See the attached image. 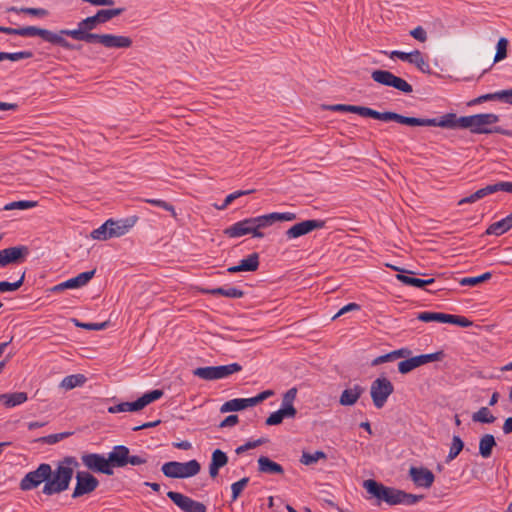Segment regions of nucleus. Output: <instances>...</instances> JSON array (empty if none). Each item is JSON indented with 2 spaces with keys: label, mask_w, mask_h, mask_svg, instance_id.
Segmentation results:
<instances>
[{
  "label": "nucleus",
  "mask_w": 512,
  "mask_h": 512,
  "mask_svg": "<svg viewBox=\"0 0 512 512\" xmlns=\"http://www.w3.org/2000/svg\"><path fill=\"white\" fill-rule=\"evenodd\" d=\"M242 366L238 363H231L220 366L198 367L193 370V375L206 381L219 380L227 378L230 375L240 372Z\"/></svg>",
  "instance_id": "7"
},
{
  "label": "nucleus",
  "mask_w": 512,
  "mask_h": 512,
  "mask_svg": "<svg viewBox=\"0 0 512 512\" xmlns=\"http://www.w3.org/2000/svg\"><path fill=\"white\" fill-rule=\"evenodd\" d=\"M491 277V272H486L480 276L462 278L459 283L462 286H476L484 281L489 280Z\"/></svg>",
  "instance_id": "47"
},
{
  "label": "nucleus",
  "mask_w": 512,
  "mask_h": 512,
  "mask_svg": "<svg viewBox=\"0 0 512 512\" xmlns=\"http://www.w3.org/2000/svg\"><path fill=\"white\" fill-rule=\"evenodd\" d=\"M0 32L9 35H19L23 37L39 36L44 41L49 42L53 45H59L67 50L74 49V46L71 43H69L64 37H61L60 35H57L55 32H52L50 30L38 28L35 26H27L22 28H10L0 26Z\"/></svg>",
  "instance_id": "5"
},
{
  "label": "nucleus",
  "mask_w": 512,
  "mask_h": 512,
  "mask_svg": "<svg viewBox=\"0 0 512 512\" xmlns=\"http://www.w3.org/2000/svg\"><path fill=\"white\" fill-rule=\"evenodd\" d=\"M411 353L412 352H411L410 349H408V348H401V349L392 351L391 355H392L393 360H395V359H398V358L409 357L411 355Z\"/></svg>",
  "instance_id": "62"
},
{
  "label": "nucleus",
  "mask_w": 512,
  "mask_h": 512,
  "mask_svg": "<svg viewBox=\"0 0 512 512\" xmlns=\"http://www.w3.org/2000/svg\"><path fill=\"white\" fill-rule=\"evenodd\" d=\"M85 382V377L82 374H76V375H69L66 376L62 382L61 387L71 390L77 386L82 385Z\"/></svg>",
  "instance_id": "37"
},
{
  "label": "nucleus",
  "mask_w": 512,
  "mask_h": 512,
  "mask_svg": "<svg viewBox=\"0 0 512 512\" xmlns=\"http://www.w3.org/2000/svg\"><path fill=\"white\" fill-rule=\"evenodd\" d=\"M400 496H401L400 504L408 505V506L414 505L423 499V495H415V494L407 493L403 490H401Z\"/></svg>",
  "instance_id": "55"
},
{
  "label": "nucleus",
  "mask_w": 512,
  "mask_h": 512,
  "mask_svg": "<svg viewBox=\"0 0 512 512\" xmlns=\"http://www.w3.org/2000/svg\"><path fill=\"white\" fill-rule=\"evenodd\" d=\"M109 233L114 237H121L125 235L136 223V218H126L121 220L108 219Z\"/></svg>",
  "instance_id": "21"
},
{
  "label": "nucleus",
  "mask_w": 512,
  "mask_h": 512,
  "mask_svg": "<svg viewBox=\"0 0 512 512\" xmlns=\"http://www.w3.org/2000/svg\"><path fill=\"white\" fill-rule=\"evenodd\" d=\"M327 110L335 112H350L358 114L362 117H370L381 121H395L403 125H411V117L403 116L396 112L386 111L379 112L372 108L365 106L347 105V104H334L325 107Z\"/></svg>",
  "instance_id": "4"
},
{
  "label": "nucleus",
  "mask_w": 512,
  "mask_h": 512,
  "mask_svg": "<svg viewBox=\"0 0 512 512\" xmlns=\"http://www.w3.org/2000/svg\"><path fill=\"white\" fill-rule=\"evenodd\" d=\"M37 205V202L35 201H28V200H21V201H14L6 204L3 207V210L10 211L14 209H20V210H26L33 208Z\"/></svg>",
  "instance_id": "48"
},
{
  "label": "nucleus",
  "mask_w": 512,
  "mask_h": 512,
  "mask_svg": "<svg viewBox=\"0 0 512 512\" xmlns=\"http://www.w3.org/2000/svg\"><path fill=\"white\" fill-rule=\"evenodd\" d=\"M409 476L416 486L424 488H430L435 480L434 474L425 467H410Z\"/></svg>",
  "instance_id": "20"
},
{
  "label": "nucleus",
  "mask_w": 512,
  "mask_h": 512,
  "mask_svg": "<svg viewBox=\"0 0 512 512\" xmlns=\"http://www.w3.org/2000/svg\"><path fill=\"white\" fill-rule=\"evenodd\" d=\"M419 367L416 357H410L408 359H405L398 363V371L401 374H407L414 370L415 368Z\"/></svg>",
  "instance_id": "50"
},
{
  "label": "nucleus",
  "mask_w": 512,
  "mask_h": 512,
  "mask_svg": "<svg viewBox=\"0 0 512 512\" xmlns=\"http://www.w3.org/2000/svg\"><path fill=\"white\" fill-rule=\"evenodd\" d=\"M124 8L101 9L95 15L87 17L78 23L80 28L96 29L99 24L106 23L124 12Z\"/></svg>",
  "instance_id": "12"
},
{
  "label": "nucleus",
  "mask_w": 512,
  "mask_h": 512,
  "mask_svg": "<svg viewBox=\"0 0 512 512\" xmlns=\"http://www.w3.org/2000/svg\"><path fill=\"white\" fill-rule=\"evenodd\" d=\"M75 324V326L86 329V330H103L108 327L109 322H101V323H82L79 322L77 319L72 320Z\"/></svg>",
  "instance_id": "56"
},
{
  "label": "nucleus",
  "mask_w": 512,
  "mask_h": 512,
  "mask_svg": "<svg viewBox=\"0 0 512 512\" xmlns=\"http://www.w3.org/2000/svg\"><path fill=\"white\" fill-rule=\"evenodd\" d=\"M99 485V481L89 472H77L76 486L72 497L78 498L93 492Z\"/></svg>",
  "instance_id": "16"
},
{
  "label": "nucleus",
  "mask_w": 512,
  "mask_h": 512,
  "mask_svg": "<svg viewBox=\"0 0 512 512\" xmlns=\"http://www.w3.org/2000/svg\"><path fill=\"white\" fill-rule=\"evenodd\" d=\"M211 295H221L227 298H242L244 296V292L236 287H218L213 289H208L205 291Z\"/></svg>",
  "instance_id": "32"
},
{
  "label": "nucleus",
  "mask_w": 512,
  "mask_h": 512,
  "mask_svg": "<svg viewBox=\"0 0 512 512\" xmlns=\"http://www.w3.org/2000/svg\"><path fill=\"white\" fill-rule=\"evenodd\" d=\"M327 455L323 451H315L314 453L303 452L300 462L304 465H312L320 459H326Z\"/></svg>",
  "instance_id": "42"
},
{
  "label": "nucleus",
  "mask_w": 512,
  "mask_h": 512,
  "mask_svg": "<svg viewBox=\"0 0 512 512\" xmlns=\"http://www.w3.org/2000/svg\"><path fill=\"white\" fill-rule=\"evenodd\" d=\"M410 35L420 42H425L427 40V32L422 26H417L411 30Z\"/></svg>",
  "instance_id": "60"
},
{
  "label": "nucleus",
  "mask_w": 512,
  "mask_h": 512,
  "mask_svg": "<svg viewBox=\"0 0 512 512\" xmlns=\"http://www.w3.org/2000/svg\"><path fill=\"white\" fill-rule=\"evenodd\" d=\"M500 101L512 104V89L498 91Z\"/></svg>",
  "instance_id": "64"
},
{
  "label": "nucleus",
  "mask_w": 512,
  "mask_h": 512,
  "mask_svg": "<svg viewBox=\"0 0 512 512\" xmlns=\"http://www.w3.org/2000/svg\"><path fill=\"white\" fill-rule=\"evenodd\" d=\"M498 191L512 193V182L503 181V182H498L495 184L487 185L486 187L477 190L473 194H474V198H476V200L478 201V200L486 197L487 195L493 194Z\"/></svg>",
  "instance_id": "24"
},
{
  "label": "nucleus",
  "mask_w": 512,
  "mask_h": 512,
  "mask_svg": "<svg viewBox=\"0 0 512 512\" xmlns=\"http://www.w3.org/2000/svg\"><path fill=\"white\" fill-rule=\"evenodd\" d=\"M93 29H86V28H80L78 26L77 29H63L60 30L59 33H56L57 35L63 36H69L73 38L74 40L78 41H84L86 43H99L103 45L104 40V34H96L92 33Z\"/></svg>",
  "instance_id": "17"
},
{
  "label": "nucleus",
  "mask_w": 512,
  "mask_h": 512,
  "mask_svg": "<svg viewBox=\"0 0 512 512\" xmlns=\"http://www.w3.org/2000/svg\"><path fill=\"white\" fill-rule=\"evenodd\" d=\"M129 449L124 445H117L109 453L108 462L110 468L113 470L114 467H124L127 465Z\"/></svg>",
  "instance_id": "22"
},
{
  "label": "nucleus",
  "mask_w": 512,
  "mask_h": 512,
  "mask_svg": "<svg viewBox=\"0 0 512 512\" xmlns=\"http://www.w3.org/2000/svg\"><path fill=\"white\" fill-rule=\"evenodd\" d=\"M71 433L70 432H63V433H58V434H51V435H48V436H45L43 437L41 440L44 442V443H47V444H56L57 442H59L60 440H63L64 438L70 436Z\"/></svg>",
  "instance_id": "58"
},
{
  "label": "nucleus",
  "mask_w": 512,
  "mask_h": 512,
  "mask_svg": "<svg viewBox=\"0 0 512 512\" xmlns=\"http://www.w3.org/2000/svg\"><path fill=\"white\" fill-rule=\"evenodd\" d=\"M33 57V53L31 51H20L14 53L0 52V61L10 60V61H19L22 59H29Z\"/></svg>",
  "instance_id": "43"
},
{
  "label": "nucleus",
  "mask_w": 512,
  "mask_h": 512,
  "mask_svg": "<svg viewBox=\"0 0 512 512\" xmlns=\"http://www.w3.org/2000/svg\"><path fill=\"white\" fill-rule=\"evenodd\" d=\"M396 279L407 286H413L417 288H423L427 285H432L435 282L434 278L420 279L412 276H408L402 273L396 275Z\"/></svg>",
  "instance_id": "30"
},
{
  "label": "nucleus",
  "mask_w": 512,
  "mask_h": 512,
  "mask_svg": "<svg viewBox=\"0 0 512 512\" xmlns=\"http://www.w3.org/2000/svg\"><path fill=\"white\" fill-rule=\"evenodd\" d=\"M360 309V305L356 304V303H349L347 305H345L344 307H342L338 313L333 317V319L349 312V311H356V310H359Z\"/></svg>",
  "instance_id": "61"
},
{
  "label": "nucleus",
  "mask_w": 512,
  "mask_h": 512,
  "mask_svg": "<svg viewBox=\"0 0 512 512\" xmlns=\"http://www.w3.org/2000/svg\"><path fill=\"white\" fill-rule=\"evenodd\" d=\"M24 14H29L32 16L37 17H45L48 15V11L44 8H28V7H22L19 9Z\"/></svg>",
  "instance_id": "59"
},
{
  "label": "nucleus",
  "mask_w": 512,
  "mask_h": 512,
  "mask_svg": "<svg viewBox=\"0 0 512 512\" xmlns=\"http://www.w3.org/2000/svg\"><path fill=\"white\" fill-rule=\"evenodd\" d=\"M324 226L325 222L323 220H305L290 227L285 232V235L287 239H294L306 235L315 229H322Z\"/></svg>",
  "instance_id": "18"
},
{
  "label": "nucleus",
  "mask_w": 512,
  "mask_h": 512,
  "mask_svg": "<svg viewBox=\"0 0 512 512\" xmlns=\"http://www.w3.org/2000/svg\"><path fill=\"white\" fill-rule=\"evenodd\" d=\"M285 417H293V410L281 408L278 411L271 413L265 423L268 426L279 425Z\"/></svg>",
  "instance_id": "34"
},
{
  "label": "nucleus",
  "mask_w": 512,
  "mask_h": 512,
  "mask_svg": "<svg viewBox=\"0 0 512 512\" xmlns=\"http://www.w3.org/2000/svg\"><path fill=\"white\" fill-rule=\"evenodd\" d=\"M258 471L266 474H283V467L266 456L258 458Z\"/></svg>",
  "instance_id": "28"
},
{
  "label": "nucleus",
  "mask_w": 512,
  "mask_h": 512,
  "mask_svg": "<svg viewBox=\"0 0 512 512\" xmlns=\"http://www.w3.org/2000/svg\"><path fill=\"white\" fill-rule=\"evenodd\" d=\"M238 421H239V418L237 415H229L220 423V427L221 428L232 427V426L236 425L238 423Z\"/></svg>",
  "instance_id": "63"
},
{
  "label": "nucleus",
  "mask_w": 512,
  "mask_h": 512,
  "mask_svg": "<svg viewBox=\"0 0 512 512\" xmlns=\"http://www.w3.org/2000/svg\"><path fill=\"white\" fill-rule=\"evenodd\" d=\"M446 323L455 324V325H458L461 327H468L471 325V321L468 320L466 317L456 316V315H451V314H447Z\"/></svg>",
  "instance_id": "57"
},
{
  "label": "nucleus",
  "mask_w": 512,
  "mask_h": 512,
  "mask_svg": "<svg viewBox=\"0 0 512 512\" xmlns=\"http://www.w3.org/2000/svg\"><path fill=\"white\" fill-rule=\"evenodd\" d=\"M167 496L182 512H206V506L192 498L180 493L169 491Z\"/></svg>",
  "instance_id": "14"
},
{
  "label": "nucleus",
  "mask_w": 512,
  "mask_h": 512,
  "mask_svg": "<svg viewBox=\"0 0 512 512\" xmlns=\"http://www.w3.org/2000/svg\"><path fill=\"white\" fill-rule=\"evenodd\" d=\"M372 79L382 85L393 87L404 93H411L412 86L404 79L395 76L387 70H374L371 74Z\"/></svg>",
  "instance_id": "11"
},
{
  "label": "nucleus",
  "mask_w": 512,
  "mask_h": 512,
  "mask_svg": "<svg viewBox=\"0 0 512 512\" xmlns=\"http://www.w3.org/2000/svg\"><path fill=\"white\" fill-rule=\"evenodd\" d=\"M96 270L86 271L78 274L76 277H73L70 280L71 288H80L85 286L94 276Z\"/></svg>",
  "instance_id": "35"
},
{
  "label": "nucleus",
  "mask_w": 512,
  "mask_h": 512,
  "mask_svg": "<svg viewBox=\"0 0 512 512\" xmlns=\"http://www.w3.org/2000/svg\"><path fill=\"white\" fill-rule=\"evenodd\" d=\"M71 465L77 466L78 463L74 457H66L55 470L51 469V476L48 477L42 489L44 495L52 496L68 489L73 477Z\"/></svg>",
  "instance_id": "3"
},
{
  "label": "nucleus",
  "mask_w": 512,
  "mask_h": 512,
  "mask_svg": "<svg viewBox=\"0 0 512 512\" xmlns=\"http://www.w3.org/2000/svg\"><path fill=\"white\" fill-rule=\"evenodd\" d=\"M249 481H250V479L248 477H244L231 485V491H232L231 501L232 502L236 501L239 498V496L241 495L243 490L248 485Z\"/></svg>",
  "instance_id": "46"
},
{
  "label": "nucleus",
  "mask_w": 512,
  "mask_h": 512,
  "mask_svg": "<svg viewBox=\"0 0 512 512\" xmlns=\"http://www.w3.org/2000/svg\"><path fill=\"white\" fill-rule=\"evenodd\" d=\"M295 219V213L273 212L258 217L246 218L244 220L236 222L230 227L226 228L224 230V234L230 238H237L247 234H252V236L256 238H263L264 233L260 231L261 228L268 227L277 221H293Z\"/></svg>",
  "instance_id": "2"
},
{
  "label": "nucleus",
  "mask_w": 512,
  "mask_h": 512,
  "mask_svg": "<svg viewBox=\"0 0 512 512\" xmlns=\"http://www.w3.org/2000/svg\"><path fill=\"white\" fill-rule=\"evenodd\" d=\"M213 465L222 468L228 463V456L220 449H216L212 453L211 462Z\"/></svg>",
  "instance_id": "52"
},
{
  "label": "nucleus",
  "mask_w": 512,
  "mask_h": 512,
  "mask_svg": "<svg viewBox=\"0 0 512 512\" xmlns=\"http://www.w3.org/2000/svg\"><path fill=\"white\" fill-rule=\"evenodd\" d=\"M51 476V466L48 463H41L37 469L28 472L20 481L19 487L22 491H30L46 483Z\"/></svg>",
  "instance_id": "8"
},
{
  "label": "nucleus",
  "mask_w": 512,
  "mask_h": 512,
  "mask_svg": "<svg viewBox=\"0 0 512 512\" xmlns=\"http://www.w3.org/2000/svg\"><path fill=\"white\" fill-rule=\"evenodd\" d=\"M83 465L93 472L113 475L114 471L110 468L108 458L97 453H86L81 456Z\"/></svg>",
  "instance_id": "13"
},
{
  "label": "nucleus",
  "mask_w": 512,
  "mask_h": 512,
  "mask_svg": "<svg viewBox=\"0 0 512 512\" xmlns=\"http://www.w3.org/2000/svg\"><path fill=\"white\" fill-rule=\"evenodd\" d=\"M29 249L26 246H15L0 250V267L11 263H18L28 255Z\"/></svg>",
  "instance_id": "19"
},
{
  "label": "nucleus",
  "mask_w": 512,
  "mask_h": 512,
  "mask_svg": "<svg viewBox=\"0 0 512 512\" xmlns=\"http://www.w3.org/2000/svg\"><path fill=\"white\" fill-rule=\"evenodd\" d=\"M415 357H416L418 366L420 367V366L430 363V362L440 361L443 357V352L439 351V352L430 353V354H422V355H418Z\"/></svg>",
  "instance_id": "49"
},
{
  "label": "nucleus",
  "mask_w": 512,
  "mask_h": 512,
  "mask_svg": "<svg viewBox=\"0 0 512 512\" xmlns=\"http://www.w3.org/2000/svg\"><path fill=\"white\" fill-rule=\"evenodd\" d=\"M464 447V443L461 440V438L457 435H454L452 438V443L450 446L449 454L447 456L446 462H449L453 459H455L459 453L462 451Z\"/></svg>",
  "instance_id": "41"
},
{
  "label": "nucleus",
  "mask_w": 512,
  "mask_h": 512,
  "mask_svg": "<svg viewBox=\"0 0 512 512\" xmlns=\"http://www.w3.org/2000/svg\"><path fill=\"white\" fill-rule=\"evenodd\" d=\"M508 40L504 37L500 38L497 43V50L494 58V62H498L506 58L507 56Z\"/></svg>",
  "instance_id": "54"
},
{
  "label": "nucleus",
  "mask_w": 512,
  "mask_h": 512,
  "mask_svg": "<svg viewBox=\"0 0 512 512\" xmlns=\"http://www.w3.org/2000/svg\"><path fill=\"white\" fill-rule=\"evenodd\" d=\"M297 395V388H290L284 395L282 399V409H291L293 410V417L296 415L297 411L293 406V402Z\"/></svg>",
  "instance_id": "40"
},
{
  "label": "nucleus",
  "mask_w": 512,
  "mask_h": 512,
  "mask_svg": "<svg viewBox=\"0 0 512 512\" xmlns=\"http://www.w3.org/2000/svg\"><path fill=\"white\" fill-rule=\"evenodd\" d=\"M363 392L364 388L359 384L346 388L340 395L339 403L342 406H352L358 401Z\"/></svg>",
  "instance_id": "25"
},
{
  "label": "nucleus",
  "mask_w": 512,
  "mask_h": 512,
  "mask_svg": "<svg viewBox=\"0 0 512 512\" xmlns=\"http://www.w3.org/2000/svg\"><path fill=\"white\" fill-rule=\"evenodd\" d=\"M28 399V395L26 392H14V393H5L0 394V401L7 408H12L17 405L23 404Z\"/></svg>",
  "instance_id": "29"
},
{
  "label": "nucleus",
  "mask_w": 512,
  "mask_h": 512,
  "mask_svg": "<svg viewBox=\"0 0 512 512\" xmlns=\"http://www.w3.org/2000/svg\"><path fill=\"white\" fill-rule=\"evenodd\" d=\"M160 398V389H155L148 393H145L143 396L138 398L134 402H123L114 406L108 407V412L111 414L121 413V412H134L143 409L145 406L150 404L151 402L158 400Z\"/></svg>",
  "instance_id": "9"
},
{
  "label": "nucleus",
  "mask_w": 512,
  "mask_h": 512,
  "mask_svg": "<svg viewBox=\"0 0 512 512\" xmlns=\"http://www.w3.org/2000/svg\"><path fill=\"white\" fill-rule=\"evenodd\" d=\"M259 267V255L257 253L250 254L244 258L236 266H231L227 269L229 273H237L242 271L254 272Z\"/></svg>",
  "instance_id": "23"
},
{
  "label": "nucleus",
  "mask_w": 512,
  "mask_h": 512,
  "mask_svg": "<svg viewBox=\"0 0 512 512\" xmlns=\"http://www.w3.org/2000/svg\"><path fill=\"white\" fill-rule=\"evenodd\" d=\"M201 470L200 463L193 459L188 462L170 461L162 465V473L168 478H190Z\"/></svg>",
  "instance_id": "6"
},
{
  "label": "nucleus",
  "mask_w": 512,
  "mask_h": 512,
  "mask_svg": "<svg viewBox=\"0 0 512 512\" xmlns=\"http://www.w3.org/2000/svg\"><path fill=\"white\" fill-rule=\"evenodd\" d=\"M394 392V386L391 381L385 377L375 379L370 387V394L373 404L381 409L387 402L389 396Z\"/></svg>",
  "instance_id": "10"
},
{
  "label": "nucleus",
  "mask_w": 512,
  "mask_h": 512,
  "mask_svg": "<svg viewBox=\"0 0 512 512\" xmlns=\"http://www.w3.org/2000/svg\"><path fill=\"white\" fill-rule=\"evenodd\" d=\"M389 57L392 59L396 57L402 61H406L410 64H413L417 67V69H419L423 73H431L429 62L425 59V57L419 50H414L409 53L395 50L389 54Z\"/></svg>",
  "instance_id": "15"
},
{
  "label": "nucleus",
  "mask_w": 512,
  "mask_h": 512,
  "mask_svg": "<svg viewBox=\"0 0 512 512\" xmlns=\"http://www.w3.org/2000/svg\"><path fill=\"white\" fill-rule=\"evenodd\" d=\"M472 420L480 423H493L496 418L491 414L487 407H481L472 415Z\"/></svg>",
  "instance_id": "38"
},
{
  "label": "nucleus",
  "mask_w": 512,
  "mask_h": 512,
  "mask_svg": "<svg viewBox=\"0 0 512 512\" xmlns=\"http://www.w3.org/2000/svg\"><path fill=\"white\" fill-rule=\"evenodd\" d=\"M364 487L368 493H370L379 500L383 499V494H385V491L387 489L386 486L372 479L364 481Z\"/></svg>",
  "instance_id": "33"
},
{
  "label": "nucleus",
  "mask_w": 512,
  "mask_h": 512,
  "mask_svg": "<svg viewBox=\"0 0 512 512\" xmlns=\"http://www.w3.org/2000/svg\"><path fill=\"white\" fill-rule=\"evenodd\" d=\"M495 446V437L492 434H484L479 440V454L483 458H489Z\"/></svg>",
  "instance_id": "31"
},
{
  "label": "nucleus",
  "mask_w": 512,
  "mask_h": 512,
  "mask_svg": "<svg viewBox=\"0 0 512 512\" xmlns=\"http://www.w3.org/2000/svg\"><path fill=\"white\" fill-rule=\"evenodd\" d=\"M25 279V272L22 273L20 279L16 282H7V281H1L0 282V292H11L18 290L24 282Z\"/></svg>",
  "instance_id": "51"
},
{
  "label": "nucleus",
  "mask_w": 512,
  "mask_h": 512,
  "mask_svg": "<svg viewBox=\"0 0 512 512\" xmlns=\"http://www.w3.org/2000/svg\"><path fill=\"white\" fill-rule=\"evenodd\" d=\"M109 233L111 232L109 231L108 221H105L100 227L94 229L90 236L94 240L105 241L112 238V235Z\"/></svg>",
  "instance_id": "39"
},
{
  "label": "nucleus",
  "mask_w": 512,
  "mask_h": 512,
  "mask_svg": "<svg viewBox=\"0 0 512 512\" xmlns=\"http://www.w3.org/2000/svg\"><path fill=\"white\" fill-rule=\"evenodd\" d=\"M245 409V405L243 403L242 398H235L231 399L227 402H225L221 408L220 411L222 413L230 412V411H240Z\"/></svg>",
  "instance_id": "45"
},
{
  "label": "nucleus",
  "mask_w": 512,
  "mask_h": 512,
  "mask_svg": "<svg viewBox=\"0 0 512 512\" xmlns=\"http://www.w3.org/2000/svg\"><path fill=\"white\" fill-rule=\"evenodd\" d=\"M401 490L387 487L385 494H383V501H385L389 505H398L400 504V496Z\"/></svg>",
  "instance_id": "44"
},
{
  "label": "nucleus",
  "mask_w": 512,
  "mask_h": 512,
  "mask_svg": "<svg viewBox=\"0 0 512 512\" xmlns=\"http://www.w3.org/2000/svg\"><path fill=\"white\" fill-rule=\"evenodd\" d=\"M132 39L128 36L104 34L103 46L105 48H129Z\"/></svg>",
  "instance_id": "27"
},
{
  "label": "nucleus",
  "mask_w": 512,
  "mask_h": 512,
  "mask_svg": "<svg viewBox=\"0 0 512 512\" xmlns=\"http://www.w3.org/2000/svg\"><path fill=\"white\" fill-rule=\"evenodd\" d=\"M417 319L422 322H441L446 323L447 314L439 312H421L418 314Z\"/></svg>",
  "instance_id": "36"
},
{
  "label": "nucleus",
  "mask_w": 512,
  "mask_h": 512,
  "mask_svg": "<svg viewBox=\"0 0 512 512\" xmlns=\"http://www.w3.org/2000/svg\"><path fill=\"white\" fill-rule=\"evenodd\" d=\"M254 192V190H239V191H235L231 194H229L222 205L220 206H216L217 209L219 210H224L225 208L228 207V205H230L235 199L241 197V196H244V195H248L250 193Z\"/></svg>",
  "instance_id": "53"
},
{
  "label": "nucleus",
  "mask_w": 512,
  "mask_h": 512,
  "mask_svg": "<svg viewBox=\"0 0 512 512\" xmlns=\"http://www.w3.org/2000/svg\"><path fill=\"white\" fill-rule=\"evenodd\" d=\"M512 228V212L508 214L505 218L492 223L486 229L487 235H495L501 236L504 233L508 232Z\"/></svg>",
  "instance_id": "26"
},
{
  "label": "nucleus",
  "mask_w": 512,
  "mask_h": 512,
  "mask_svg": "<svg viewBox=\"0 0 512 512\" xmlns=\"http://www.w3.org/2000/svg\"><path fill=\"white\" fill-rule=\"evenodd\" d=\"M410 126H434L445 129H469L473 134L499 133L512 136V131L501 127H492L499 121V116L493 113H481L458 117L455 113H447L439 118L423 119L411 117Z\"/></svg>",
  "instance_id": "1"
}]
</instances>
